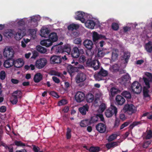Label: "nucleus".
<instances>
[{"label": "nucleus", "mask_w": 152, "mask_h": 152, "mask_svg": "<svg viewBox=\"0 0 152 152\" xmlns=\"http://www.w3.org/2000/svg\"><path fill=\"white\" fill-rule=\"evenodd\" d=\"M40 17L39 15L33 16L29 18L17 19L16 20L17 22L18 28L14 35L15 39L17 40H20L23 36L26 35V29L24 26L27 22L31 23L32 27H36L37 25V21L40 20Z\"/></svg>", "instance_id": "nucleus-1"}, {"label": "nucleus", "mask_w": 152, "mask_h": 152, "mask_svg": "<svg viewBox=\"0 0 152 152\" xmlns=\"http://www.w3.org/2000/svg\"><path fill=\"white\" fill-rule=\"evenodd\" d=\"M145 75L148 78L149 80L147 78L143 77V79L144 81L145 84L143 85V93L144 96L145 97H149V90L148 89L150 88L149 82L152 81V75L148 72H145Z\"/></svg>", "instance_id": "nucleus-2"}, {"label": "nucleus", "mask_w": 152, "mask_h": 152, "mask_svg": "<svg viewBox=\"0 0 152 152\" xmlns=\"http://www.w3.org/2000/svg\"><path fill=\"white\" fill-rule=\"evenodd\" d=\"M14 54V51L11 47L7 46L3 49V55L4 58L11 59L13 57Z\"/></svg>", "instance_id": "nucleus-3"}, {"label": "nucleus", "mask_w": 152, "mask_h": 152, "mask_svg": "<svg viewBox=\"0 0 152 152\" xmlns=\"http://www.w3.org/2000/svg\"><path fill=\"white\" fill-rule=\"evenodd\" d=\"M47 61L45 58H39L36 60L35 66L38 69H41L43 68L47 64Z\"/></svg>", "instance_id": "nucleus-4"}, {"label": "nucleus", "mask_w": 152, "mask_h": 152, "mask_svg": "<svg viewBox=\"0 0 152 152\" xmlns=\"http://www.w3.org/2000/svg\"><path fill=\"white\" fill-rule=\"evenodd\" d=\"M123 110L129 114H132L136 112V108L132 104H126L124 106Z\"/></svg>", "instance_id": "nucleus-5"}, {"label": "nucleus", "mask_w": 152, "mask_h": 152, "mask_svg": "<svg viewBox=\"0 0 152 152\" xmlns=\"http://www.w3.org/2000/svg\"><path fill=\"white\" fill-rule=\"evenodd\" d=\"M117 112L116 107L115 106L111 105L110 107L106 110L105 114L107 117L109 118L111 117L114 114L116 115Z\"/></svg>", "instance_id": "nucleus-6"}, {"label": "nucleus", "mask_w": 152, "mask_h": 152, "mask_svg": "<svg viewBox=\"0 0 152 152\" xmlns=\"http://www.w3.org/2000/svg\"><path fill=\"white\" fill-rule=\"evenodd\" d=\"M132 88L133 92L137 94H140L142 91L140 84L137 81L133 82L132 84Z\"/></svg>", "instance_id": "nucleus-7"}, {"label": "nucleus", "mask_w": 152, "mask_h": 152, "mask_svg": "<svg viewBox=\"0 0 152 152\" xmlns=\"http://www.w3.org/2000/svg\"><path fill=\"white\" fill-rule=\"evenodd\" d=\"M85 97V94L83 92L79 91L76 93L75 99L77 102L80 103L84 100Z\"/></svg>", "instance_id": "nucleus-8"}, {"label": "nucleus", "mask_w": 152, "mask_h": 152, "mask_svg": "<svg viewBox=\"0 0 152 152\" xmlns=\"http://www.w3.org/2000/svg\"><path fill=\"white\" fill-rule=\"evenodd\" d=\"M75 18L77 19L80 20L82 23H84L85 22V14L82 11H78L75 13Z\"/></svg>", "instance_id": "nucleus-9"}, {"label": "nucleus", "mask_w": 152, "mask_h": 152, "mask_svg": "<svg viewBox=\"0 0 152 152\" xmlns=\"http://www.w3.org/2000/svg\"><path fill=\"white\" fill-rule=\"evenodd\" d=\"M86 79V75L83 73H78L75 77V81L77 83H79L85 81Z\"/></svg>", "instance_id": "nucleus-10"}, {"label": "nucleus", "mask_w": 152, "mask_h": 152, "mask_svg": "<svg viewBox=\"0 0 152 152\" xmlns=\"http://www.w3.org/2000/svg\"><path fill=\"white\" fill-rule=\"evenodd\" d=\"M80 52L82 53H83V49L79 50L78 48L74 47L73 48L71 53L72 56L73 58H77L80 56Z\"/></svg>", "instance_id": "nucleus-11"}, {"label": "nucleus", "mask_w": 152, "mask_h": 152, "mask_svg": "<svg viewBox=\"0 0 152 152\" xmlns=\"http://www.w3.org/2000/svg\"><path fill=\"white\" fill-rule=\"evenodd\" d=\"M14 65L15 67L19 68L22 66L24 64L23 60L21 58H19L13 60Z\"/></svg>", "instance_id": "nucleus-12"}, {"label": "nucleus", "mask_w": 152, "mask_h": 152, "mask_svg": "<svg viewBox=\"0 0 152 152\" xmlns=\"http://www.w3.org/2000/svg\"><path fill=\"white\" fill-rule=\"evenodd\" d=\"M96 129L99 132L104 133L106 132V127L104 124L100 123L96 125Z\"/></svg>", "instance_id": "nucleus-13"}, {"label": "nucleus", "mask_w": 152, "mask_h": 152, "mask_svg": "<svg viewBox=\"0 0 152 152\" xmlns=\"http://www.w3.org/2000/svg\"><path fill=\"white\" fill-rule=\"evenodd\" d=\"M49 33L50 31L48 28L43 27L41 29L40 35L42 37L46 38L49 36Z\"/></svg>", "instance_id": "nucleus-14"}, {"label": "nucleus", "mask_w": 152, "mask_h": 152, "mask_svg": "<svg viewBox=\"0 0 152 152\" xmlns=\"http://www.w3.org/2000/svg\"><path fill=\"white\" fill-rule=\"evenodd\" d=\"M89 106L87 104H86L82 107L79 108L78 110L80 113L83 115H86V112L88 111Z\"/></svg>", "instance_id": "nucleus-15"}, {"label": "nucleus", "mask_w": 152, "mask_h": 152, "mask_svg": "<svg viewBox=\"0 0 152 152\" xmlns=\"http://www.w3.org/2000/svg\"><path fill=\"white\" fill-rule=\"evenodd\" d=\"M92 39L93 41L95 42L99 39H105V37L102 35L99 34L97 32L94 31L93 32Z\"/></svg>", "instance_id": "nucleus-16"}, {"label": "nucleus", "mask_w": 152, "mask_h": 152, "mask_svg": "<svg viewBox=\"0 0 152 152\" xmlns=\"http://www.w3.org/2000/svg\"><path fill=\"white\" fill-rule=\"evenodd\" d=\"M13 60L11 59H7L4 62L3 65L6 68H9L14 65Z\"/></svg>", "instance_id": "nucleus-17"}, {"label": "nucleus", "mask_w": 152, "mask_h": 152, "mask_svg": "<svg viewBox=\"0 0 152 152\" xmlns=\"http://www.w3.org/2000/svg\"><path fill=\"white\" fill-rule=\"evenodd\" d=\"M85 47L88 50H91L93 48V44L92 41L89 40H85L83 42Z\"/></svg>", "instance_id": "nucleus-18"}, {"label": "nucleus", "mask_w": 152, "mask_h": 152, "mask_svg": "<svg viewBox=\"0 0 152 152\" xmlns=\"http://www.w3.org/2000/svg\"><path fill=\"white\" fill-rule=\"evenodd\" d=\"M53 42L49 39H43L40 42V44L47 47H48L52 45Z\"/></svg>", "instance_id": "nucleus-19"}, {"label": "nucleus", "mask_w": 152, "mask_h": 152, "mask_svg": "<svg viewBox=\"0 0 152 152\" xmlns=\"http://www.w3.org/2000/svg\"><path fill=\"white\" fill-rule=\"evenodd\" d=\"M48 39L53 43L57 41L58 37L55 32L51 33L48 36Z\"/></svg>", "instance_id": "nucleus-20"}, {"label": "nucleus", "mask_w": 152, "mask_h": 152, "mask_svg": "<svg viewBox=\"0 0 152 152\" xmlns=\"http://www.w3.org/2000/svg\"><path fill=\"white\" fill-rule=\"evenodd\" d=\"M50 61L52 64L60 63L61 62V58L59 56H53L50 58Z\"/></svg>", "instance_id": "nucleus-21"}, {"label": "nucleus", "mask_w": 152, "mask_h": 152, "mask_svg": "<svg viewBox=\"0 0 152 152\" xmlns=\"http://www.w3.org/2000/svg\"><path fill=\"white\" fill-rule=\"evenodd\" d=\"M85 25L87 28L93 29L95 26V23L92 20H88L85 23Z\"/></svg>", "instance_id": "nucleus-22"}, {"label": "nucleus", "mask_w": 152, "mask_h": 152, "mask_svg": "<svg viewBox=\"0 0 152 152\" xmlns=\"http://www.w3.org/2000/svg\"><path fill=\"white\" fill-rule=\"evenodd\" d=\"M15 33V32L13 30L7 29L5 31L3 34L5 36L8 38H11L14 36Z\"/></svg>", "instance_id": "nucleus-23"}, {"label": "nucleus", "mask_w": 152, "mask_h": 152, "mask_svg": "<svg viewBox=\"0 0 152 152\" xmlns=\"http://www.w3.org/2000/svg\"><path fill=\"white\" fill-rule=\"evenodd\" d=\"M130 79V77L129 75L128 74H126L120 79V80L121 81L120 83H121L123 84H125L126 82L129 81Z\"/></svg>", "instance_id": "nucleus-24"}, {"label": "nucleus", "mask_w": 152, "mask_h": 152, "mask_svg": "<svg viewBox=\"0 0 152 152\" xmlns=\"http://www.w3.org/2000/svg\"><path fill=\"white\" fill-rule=\"evenodd\" d=\"M100 63L98 61L95 60L91 61V66L92 67L94 70L98 69L99 67Z\"/></svg>", "instance_id": "nucleus-25"}, {"label": "nucleus", "mask_w": 152, "mask_h": 152, "mask_svg": "<svg viewBox=\"0 0 152 152\" xmlns=\"http://www.w3.org/2000/svg\"><path fill=\"white\" fill-rule=\"evenodd\" d=\"M118 50L116 49H113V50L111 56V59L114 61L117 59L118 56Z\"/></svg>", "instance_id": "nucleus-26"}, {"label": "nucleus", "mask_w": 152, "mask_h": 152, "mask_svg": "<svg viewBox=\"0 0 152 152\" xmlns=\"http://www.w3.org/2000/svg\"><path fill=\"white\" fill-rule=\"evenodd\" d=\"M116 102L119 104L121 105L123 104L125 102V100L124 98L122 96L120 95H118L115 99Z\"/></svg>", "instance_id": "nucleus-27"}, {"label": "nucleus", "mask_w": 152, "mask_h": 152, "mask_svg": "<svg viewBox=\"0 0 152 152\" xmlns=\"http://www.w3.org/2000/svg\"><path fill=\"white\" fill-rule=\"evenodd\" d=\"M86 99L87 102L89 103H91L94 101V97L92 94H89L86 95Z\"/></svg>", "instance_id": "nucleus-28"}, {"label": "nucleus", "mask_w": 152, "mask_h": 152, "mask_svg": "<svg viewBox=\"0 0 152 152\" xmlns=\"http://www.w3.org/2000/svg\"><path fill=\"white\" fill-rule=\"evenodd\" d=\"M77 67H74L71 66H69L67 67L68 72L70 75L72 76L74 75V72L76 71Z\"/></svg>", "instance_id": "nucleus-29"}, {"label": "nucleus", "mask_w": 152, "mask_h": 152, "mask_svg": "<svg viewBox=\"0 0 152 152\" xmlns=\"http://www.w3.org/2000/svg\"><path fill=\"white\" fill-rule=\"evenodd\" d=\"M36 33V30L35 29H26V34L30 35L34 38L35 37Z\"/></svg>", "instance_id": "nucleus-30"}, {"label": "nucleus", "mask_w": 152, "mask_h": 152, "mask_svg": "<svg viewBox=\"0 0 152 152\" xmlns=\"http://www.w3.org/2000/svg\"><path fill=\"white\" fill-rule=\"evenodd\" d=\"M42 76L40 73H37L34 76V80L36 83H38L42 80Z\"/></svg>", "instance_id": "nucleus-31"}, {"label": "nucleus", "mask_w": 152, "mask_h": 152, "mask_svg": "<svg viewBox=\"0 0 152 152\" xmlns=\"http://www.w3.org/2000/svg\"><path fill=\"white\" fill-rule=\"evenodd\" d=\"M118 142H113L108 143L106 145V146L107 149H110L118 146Z\"/></svg>", "instance_id": "nucleus-32"}, {"label": "nucleus", "mask_w": 152, "mask_h": 152, "mask_svg": "<svg viewBox=\"0 0 152 152\" xmlns=\"http://www.w3.org/2000/svg\"><path fill=\"white\" fill-rule=\"evenodd\" d=\"M63 51L66 52L68 54H69L71 52V47L70 45H65L63 49Z\"/></svg>", "instance_id": "nucleus-33"}, {"label": "nucleus", "mask_w": 152, "mask_h": 152, "mask_svg": "<svg viewBox=\"0 0 152 152\" xmlns=\"http://www.w3.org/2000/svg\"><path fill=\"white\" fill-rule=\"evenodd\" d=\"M130 56V53L128 52H124L122 57V60L124 63H127L128 60Z\"/></svg>", "instance_id": "nucleus-34"}, {"label": "nucleus", "mask_w": 152, "mask_h": 152, "mask_svg": "<svg viewBox=\"0 0 152 152\" xmlns=\"http://www.w3.org/2000/svg\"><path fill=\"white\" fill-rule=\"evenodd\" d=\"M145 48L147 51L150 52L152 51V43L151 42H149L146 44L145 45Z\"/></svg>", "instance_id": "nucleus-35"}, {"label": "nucleus", "mask_w": 152, "mask_h": 152, "mask_svg": "<svg viewBox=\"0 0 152 152\" xmlns=\"http://www.w3.org/2000/svg\"><path fill=\"white\" fill-rule=\"evenodd\" d=\"M36 49L39 52L43 53H45L47 51L46 49L45 48L39 45L36 46Z\"/></svg>", "instance_id": "nucleus-36"}, {"label": "nucleus", "mask_w": 152, "mask_h": 152, "mask_svg": "<svg viewBox=\"0 0 152 152\" xmlns=\"http://www.w3.org/2000/svg\"><path fill=\"white\" fill-rule=\"evenodd\" d=\"M13 96L18 98H21L22 96V94L21 91L17 90L14 91L12 94Z\"/></svg>", "instance_id": "nucleus-37"}, {"label": "nucleus", "mask_w": 152, "mask_h": 152, "mask_svg": "<svg viewBox=\"0 0 152 152\" xmlns=\"http://www.w3.org/2000/svg\"><path fill=\"white\" fill-rule=\"evenodd\" d=\"M118 91L119 90L117 88L114 87L110 89L109 95L111 96H113L115 94H117Z\"/></svg>", "instance_id": "nucleus-38"}, {"label": "nucleus", "mask_w": 152, "mask_h": 152, "mask_svg": "<svg viewBox=\"0 0 152 152\" xmlns=\"http://www.w3.org/2000/svg\"><path fill=\"white\" fill-rule=\"evenodd\" d=\"M90 123L89 120H85L81 121L80 123V125L82 127H85L90 124Z\"/></svg>", "instance_id": "nucleus-39"}, {"label": "nucleus", "mask_w": 152, "mask_h": 152, "mask_svg": "<svg viewBox=\"0 0 152 152\" xmlns=\"http://www.w3.org/2000/svg\"><path fill=\"white\" fill-rule=\"evenodd\" d=\"M79 27V26L76 24H72L70 25L68 27V29L69 30H73L74 29H76Z\"/></svg>", "instance_id": "nucleus-40"}, {"label": "nucleus", "mask_w": 152, "mask_h": 152, "mask_svg": "<svg viewBox=\"0 0 152 152\" xmlns=\"http://www.w3.org/2000/svg\"><path fill=\"white\" fill-rule=\"evenodd\" d=\"M94 77L95 79L98 81L101 80L102 79V76L100 75L99 72L96 73L94 75Z\"/></svg>", "instance_id": "nucleus-41"}, {"label": "nucleus", "mask_w": 152, "mask_h": 152, "mask_svg": "<svg viewBox=\"0 0 152 152\" xmlns=\"http://www.w3.org/2000/svg\"><path fill=\"white\" fill-rule=\"evenodd\" d=\"M89 151L90 152H97L99 151V148L98 147H91Z\"/></svg>", "instance_id": "nucleus-42"}, {"label": "nucleus", "mask_w": 152, "mask_h": 152, "mask_svg": "<svg viewBox=\"0 0 152 152\" xmlns=\"http://www.w3.org/2000/svg\"><path fill=\"white\" fill-rule=\"evenodd\" d=\"M122 95L125 98L129 99L130 98L131 95L130 93L127 91H124L122 94Z\"/></svg>", "instance_id": "nucleus-43"}, {"label": "nucleus", "mask_w": 152, "mask_h": 152, "mask_svg": "<svg viewBox=\"0 0 152 152\" xmlns=\"http://www.w3.org/2000/svg\"><path fill=\"white\" fill-rule=\"evenodd\" d=\"M15 144L16 145L20 146L22 147H23L25 146H27V145L26 144H25L24 143H23L20 141H16L15 142Z\"/></svg>", "instance_id": "nucleus-44"}, {"label": "nucleus", "mask_w": 152, "mask_h": 152, "mask_svg": "<svg viewBox=\"0 0 152 152\" xmlns=\"http://www.w3.org/2000/svg\"><path fill=\"white\" fill-rule=\"evenodd\" d=\"M99 72L102 77H105L108 75L107 71L102 69Z\"/></svg>", "instance_id": "nucleus-45"}, {"label": "nucleus", "mask_w": 152, "mask_h": 152, "mask_svg": "<svg viewBox=\"0 0 152 152\" xmlns=\"http://www.w3.org/2000/svg\"><path fill=\"white\" fill-rule=\"evenodd\" d=\"M67 103V101L65 99H63L60 101L58 103V105L59 106H62L65 105Z\"/></svg>", "instance_id": "nucleus-46"}, {"label": "nucleus", "mask_w": 152, "mask_h": 152, "mask_svg": "<svg viewBox=\"0 0 152 152\" xmlns=\"http://www.w3.org/2000/svg\"><path fill=\"white\" fill-rule=\"evenodd\" d=\"M117 137V135L116 134H112L110 135L108 138V141H111L115 139Z\"/></svg>", "instance_id": "nucleus-47"}, {"label": "nucleus", "mask_w": 152, "mask_h": 152, "mask_svg": "<svg viewBox=\"0 0 152 152\" xmlns=\"http://www.w3.org/2000/svg\"><path fill=\"white\" fill-rule=\"evenodd\" d=\"M18 98H16V97L13 96L12 95L10 99V101L12 104H15L18 102Z\"/></svg>", "instance_id": "nucleus-48"}, {"label": "nucleus", "mask_w": 152, "mask_h": 152, "mask_svg": "<svg viewBox=\"0 0 152 152\" xmlns=\"http://www.w3.org/2000/svg\"><path fill=\"white\" fill-rule=\"evenodd\" d=\"M71 130L69 128H67V132L66 136L67 139H69L71 137Z\"/></svg>", "instance_id": "nucleus-49"}, {"label": "nucleus", "mask_w": 152, "mask_h": 152, "mask_svg": "<svg viewBox=\"0 0 152 152\" xmlns=\"http://www.w3.org/2000/svg\"><path fill=\"white\" fill-rule=\"evenodd\" d=\"M106 105L104 103H102L100 106L99 111L101 112H102L106 108Z\"/></svg>", "instance_id": "nucleus-50"}, {"label": "nucleus", "mask_w": 152, "mask_h": 152, "mask_svg": "<svg viewBox=\"0 0 152 152\" xmlns=\"http://www.w3.org/2000/svg\"><path fill=\"white\" fill-rule=\"evenodd\" d=\"M151 141L150 140L145 142L143 145V148H147L151 144Z\"/></svg>", "instance_id": "nucleus-51"}, {"label": "nucleus", "mask_w": 152, "mask_h": 152, "mask_svg": "<svg viewBox=\"0 0 152 152\" xmlns=\"http://www.w3.org/2000/svg\"><path fill=\"white\" fill-rule=\"evenodd\" d=\"M6 77V73L4 71H2L0 72V79L2 80L4 79Z\"/></svg>", "instance_id": "nucleus-52"}, {"label": "nucleus", "mask_w": 152, "mask_h": 152, "mask_svg": "<svg viewBox=\"0 0 152 152\" xmlns=\"http://www.w3.org/2000/svg\"><path fill=\"white\" fill-rule=\"evenodd\" d=\"M74 43L76 44H80L81 43L82 40L80 38L75 39L74 40Z\"/></svg>", "instance_id": "nucleus-53"}, {"label": "nucleus", "mask_w": 152, "mask_h": 152, "mask_svg": "<svg viewBox=\"0 0 152 152\" xmlns=\"http://www.w3.org/2000/svg\"><path fill=\"white\" fill-rule=\"evenodd\" d=\"M86 60V57L85 56L83 55L81 56L79 59V62L81 63H83Z\"/></svg>", "instance_id": "nucleus-54"}, {"label": "nucleus", "mask_w": 152, "mask_h": 152, "mask_svg": "<svg viewBox=\"0 0 152 152\" xmlns=\"http://www.w3.org/2000/svg\"><path fill=\"white\" fill-rule=\"evenodd\" d=\"M112 27L113 30H117L118 29L119 26L117 24L115 23H113L112 24Z\"/></svg>", "instance_id": "nucleus-55"}, {"label": "nucleus", "mask_w": 152, "mask_h": 152, "mask_svg": "<svg viewBox=\"0 0 152 152\" xmlns=\"http://www.w3.org/2000/svg\"><path fill=\"white\" fill-rule=\"evenodd\" d=\"M140 123L139 122H134L130 125L129 127L130 129H132L134 126L139 124Z\"/></svg>", "instance_id": "nucleus-56"}, {"label": "nucleus", "mask_w": 152, "mask_h": 152, "mask_svg": "<svg viewBox=\"0 0 152 152\" xmlns=\"http://www.w3.org/2000/svg\"><path fill=\"white\" fill-rule=\"evenodd\" d=\"M152 137V132L150 130L147 132V134L146 138L147 139H149L151 138Z\"/></svg>", "instance_id": "nucleus-57"}, {"label": "nucleus", "mask_w": 152, "mask_h": 152, "mask_svg": "<svg viewBox=\"0 0 152 152\" xmlns=\"http://www.w3.org/2000/svg\"><path fill=\"white\" fill-rule=\"evenodd\" d=\"M105 53L102 51L98 50L97 56L99 57H102L103 56L105 55Z\"/></svg>", "instance_id": "nucleus-58"}, {"label": "nucleus", "mask_w": 152, "mask_h": 152, "mask_svg": "<svg viewBox=\"0 0 152 152\" xmlns=\"http://www.w3.org/2000/svg\"><path fill=\"white\" fill-rule=\"evenodd\" d=\"M129 124V122H126L124 123L121 126L120 129H122L124 128L125 127L127 126Z\"/></svg>", "instance_id": "nucleus-59"}, {"label": "nucleus", "mask_w": 152, "mask_h": 152, "mask_svg": "<svg viewBox=\"0 0 152 152\" xmlns=\"http://www.w3.org/2000/svg\"><path fill=\"white\" fill-rule=\"evenodd\" d=\"M97 118L95 116L92 117L91 119V120H89V121L90 122V124H91L92 123H94L96 122L97 121V120L96 119Z\"/></svg>", "instance_id": "nucleus-60"}, {"label": "nucleus", "mask_w": 152, "mask_h": 152, "mask_svg": "<svg viewBox=\"0 0 152 152\" xmlns=\"http://www.w3.org/2000/svg\"><path fill=\"white\" fill-rule=\"evenodd\" d=\"M3 145L5 147L6 151H9V152H13V148H10L7 146Z\"/></svg>", "instance_id": "nucleus-61"}, {"label": "nucleus", "mask_w": 152, "mask_h": 152, "mask_svg": "<svg viewBox=\"0 0 152 152\" xmlns=\"http://www.w3.org/2000/svg\"><path fill=\"white\" fill-rule=\"evenodd\" d=\"M52 79L53 81L56 83H58L60 82L59 79L56 77L53 76L52 77Z\"/></svg>", "instance_id": "nucleus-62"}, {"label": "nucleus", "mask_w": 152, "mask_h": 152, "mask_svg": "<svg viewBox=\"0 0 152 152\" xmlns=\"http://www.w3.org/2000/svg\"><path fill=\"white\" fill-rule=\"evenodd\" d=\"M33 150L35 152H38L40 150L39 148L34 145H33Z\"/></svg>", "instance_id": "nucleus-63"}, {"label": "nucleus", "mask_w": 152, "mask_h": 152, "mask_svg": "<svg viewBox=\"0 0 152 152\" xmlns=\"http://www.w3.org/2000/svg\"><path fill=\"white\" fill-rule=\"evenodd\" d=\"M50 94L53 96L58 98L59 97L58 94L54 91H52L50 92Z\"/></svg>", "instance_id": "nucleus-64"}]
</instances>
